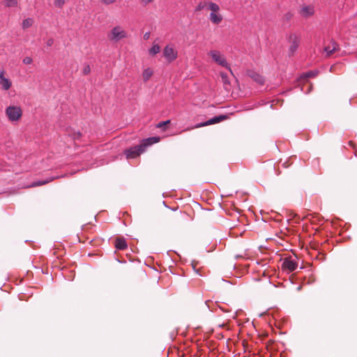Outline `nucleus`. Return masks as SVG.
<instances>
[{
	"label": "nucleus",
	"mask_w": 357,
	"mask_h": 357,
	"mask_svg": "<svg viewBox=\"0 0 357 357\" xmlns=\"http://www.w3.org/2000/svg\"><path fill=\"white\" fill-rule=\"evenodd\" d=\"M160 138L159 137H151L144 139L142 143L138 146L131 147L125 151V155L127 159L135 158L142 153L145 149L153 144L159 142Z\"/></svg>",
	"instance_id": "obj_1"
},
{
	"label": "nucleus",
	"mask_w": 357,
	"mask_h": 357,
	"mask_svg": "<svg viewBox=\"0 0 357 357\" xmlns=\"http://www.w3.org/2000/svg\"><path fill=\"white\" fill-rule=\"evenodd\" d=\"M128 37L126 29L121 25H116L112 28L107 34V38L111 42L116 43Z\"/></svg>",
	"instance_id": "obj_3"
},
{
	"label": "nucleus",
	"mask_w": 357,
	"mask_h": 357,
	"mask_svg": "<svg viewBox=\"0 0 357 357\" xmlns=\"http://www.w3.org/2000/svg\"><path fill=\"white\" fill-rule=\"evenodd\" d=\"M48 182H49L48 181H39V182H34V183H33L32 184H31L29 187H36V186H39V185H45V184L47 183Z\"/></svg>",
	"instance_id": "obj_24"
},
{
	"label": "nucleus",
	"mask_w": 357,
	"mask_h": 357,
	"mask_svg": "<svg viewBox=\"0 0 357 357\" xmlns=\"http://www.w3.org/2000/svg\"><path fill=\"white\" fill-rule=\"evenodd\" d=\"M149 33H146V34L144 35V38H145V39H148V38H149Z\"/></svg>",
	"instance_id": "obj_32"
},
{
	"label": "nucleus",
	"mask_w": 357,
	"mask_h": 357,
	"mask_svg": "<svg viewBox=\"0 0 357 357\" xmlns=\"http://www.w3.org/2000/svg\"><path fill=\"white\" fill-rule=\"evenodd\" d=\"M207 8L210 10L209 20L213 24H220L223 20V16L220 13V8L216 3L207 2Z\"/></svg>",
	"instance_id": "obj_2"
},
{
	"label": "nucleus",
	"mask_w": 357,
	"mask_h": 357,
	"mask_svg": "<svg viewBox=\"0 0 357 357\" xmlns=\"http://www.w3.org/2000/svg\"><path fill=\"white\" fill-rule=\"evenodd\" d=\"M5 113L11 122L19 121L22 116V109L20 106L10 105L6 107Z\"/></svg>",
	"instance_id": "obj_5"
},
{
	"label": "nucleus",
	"mask_w": 357,
	"mask_h": 357,
	"mask_svg": "<svg viewBox=\"0 0 357 357\" xmlns=\"http://www.w3.org/2000/svg\"><path fill=\"white\" fill-rule=\"evenodd\" d=\"M114 247L119 250H124L128 248V244L124 238L117 237L114 241Z\"/></svg>",
	"instance_id": "obj_12"
},
{
	"label": "nucleus",
	"mask_w": 357,
	"mask_h": 357,
	"mask_svg": "<svg viewBox=\"0 0 357 357\" xmlns=\"http://www.w3.org/2000/svg\"><path fill=\"white\" fill-rule=\"evenodd\" d=\"M317 75V73H314V72H312V71H310V72H308V73H306L305 75H304V77H314Z\"/></svg>",
	"instance_id": "obj_28"
},
{
	"label": "nucleus",
	"mask_w": 357,
	"mask_h": 357,
	"mask_svg": "<svg viewBox=\"0 0 357 357\" xmlns=\"http://www.w3.org/2000/svg\"><path fill=\"white\" fill-rule=\"evenodd\" d=\"M4 4L6 7H17L18 2L17 0H5Z\"/></svg>",
	"instance_id": "obj_21"
},
{
	"label": "nucleus",
	"mask_w": 357,
	"mask_h": 357,
	"mask_svg": "<svg viewBox=\"0 0 357 357\" xmlns=\"http://www.w3.org/2000/svg\"><path fill=\"white\" fill-rule=\"evenodd\" d=\"M289 47H288V53L289 55H294L297 51L300 43H301V37L296 33H291L289 37Z\"/></svg>",
	"instance_id": "obj_7"
},
{
	"label": "nucleus",
	"mask_w": 357,
	"mask_h": 357,
	"mask_svg": "<svg viewBox=\"0 0 357 357\" xmlns=\"http://www.w3.org/2000/svg\"><path fill=\"white\" fill-rule=\"evenodd\" d=\"M220 75L221 77L222 82L226 89H228V86L230 85L229 77L225 73L220 72Z\"/></svg>",
	"instance_id": "obj_18"
},
{
	"label": "nucleus",
	"mask_w": 357,
	"mask_h": 357,
	"mask_svg": "<svg viewBox=\"0 0 357 357\" xmlns=\"http://www.w3.org/2000/svg\"><path fill=\"white\" fill-rule=\"evenodd\" d=\"M153 75V70L151 68H147L144 69L142 74L143 81L144 82H146L151 78Z\"/></svg>",
	"instance_id": "obj_15"
},
{
	"label": "nucleus",
	"mask_w": 357,
	"mask_h": 357,
	"mask_svg": "<svg viewBox=\"0 0 357 357\" xmlns=\"http://www.w3.org/2000/svg\"><path fill=\"white\" fill-rule=\"evenodd\" d=\"M337 50V45L335 42H331L328 45L324 47V53L326 56H330L335 53Z\"/></svg>",
	"instance_id": "obj_13"
},
{
	"label": "nucleus",
	"mask_w": 357,
	"mask_h": 357,
	"mask_svg": "<svg viewBox=\"0 0 357 357\" xmlns=\"http://www.w3.org/2000/svg\"><path fill=\"white\" fill-rule=\"evenodd\" d=\"M33 24V20L32 18H26L23 20L22 26L24 29L31 27Z\"/></svg>",
	"instance_id": "obj_20"
},
{
	"label": "nucleus",
	"mask_w": 357,
	"mask_h": 357,
	"mask_svg": "<svg viewBox=\"0 0 357 357\" xmlns=\"http://www.w3.org/2000/svg\"><path fill=\"white\" fill-rule=\"evenodd\" d=\"M160 51V47L158 44H153L152 47L149 49V54L152 56H154L159 53Z\"/></svg>",
	"instance_id": "obj_19"
},
{
	"label": "nucleus",
	"mask_w": 357,
	"mask_h": 357,
	"mask_svg": "<svg viewBox=\"0 0 357 357\" xmlns=\"http://www.w3.org/2000/svg\"><path fill=\"white\" fill-rule=\"evenodd\" d=\"M23 63L26 64V65H29V64H31L32 62H33V59L30 56H26L23 59V61H22Z\"/></svg>",
	"instance_id": "obj_25"
},
{
	"label": "nucleus",
	"mask_w": 357,
	"mask_h": 357,
	"mask_svg": "<svg viewBox=\"0 0 357 357\" xmlns=\"http://www.w3.org/2000/svg\"><path fill=\"white\" fill-rule=\"evenodd\" d=\"M208 55L217 64L225 67L232 73L230 65L227 61L225 55L220 51L213 50L208 52Z\"/></svg>",
	"instance_id": "obj_4"
},
{
	"label": "nucleus",
	"mask_w": 357,
	"mask_h": 357,
	"mask_svg": "<svg viewBox=\"0 0 357 357\" xmlns=\"http://www.w3.org/2000/svg\"><path fill=\"white\" fill-rule=\"evenodd\" d=\"M54 43V40L52 38H50L47 40L46 44L47 46H51Z\"/></svg>",
	"instance_id": "obj_31"
},
{
	"label": "nucleus",
	"mask_w": 357,
	"mask_h": 357,
	"mask_svg": "<svg viewBox=\"0 0 357 357\" xmlns=\"http://www.w3.org/2000/svg\"><path fill=\"white\" fill-rule=\"evenodd\" d=\"M227 119V116H226V115H220L218 116H215V117L209 119L207 121H205L204 123H201L195 126V128H200V127H204V126H209V125H212V124H215V123H220L222 121H225Z\"/></svg>",
	"instance_id": "obj_11"
},
{
	"label": "nucleus",
	"mask_w": 357,
	"mask_h": 357,
	"mask_svg": "<svg viewBox=\"0 0 357 357\" xmlns=\"http://www.w3.org/2000/svg\"><path fill=\"white\" fill-rule=\"evenodd\" d=\"M66 1L65 0H54V4L56 7L58 8H62L63 5L65 4Z\"/></svg>",
	"instance_id": "obj_22"
},
{
	"label": "nucleus",
	"mask_w": 357,
	"mask_h": 357,
	"mask_svg": "<svg viewBox=\"0 0 357 357\" xmlns=\"http://www.w3.org/2000/svg\"><path fill=\"white\" fill-rule=\"evenodd\" d=\"M90 72H91L90 66L89 64L85 65L82 69V73L85 75H87L90 73Z\"/></svg>",
	"instance_id": "obj_23"
},
{
	"label": "nucleus",
	"mask_w": 357,
	"mask_h": 357,
	"mask_svg": "<svg viewBox=\"0 0 357 357\" xmlns=\"http://www.w3.org/2000/svg\"><path fill=\"white\" fill-rule=\"evenodd\" d=\"M102 3L106 5H109L113 3L116 1V0H101Z\"/></svg>",
	"instance_id": "obj_29"
},
{
	"label": "nucleus",
	"mask_w": 357,
	"mask_h": 357,
	"mask_svg": "<svg viewBox=\"0 0 357 357\" xmlns=\"http://www.w3.org/2000/svg\"><path fill=\"white\" fill-rule=\"evenodd\" d=\"M297 267V261L291 257L285 258L282 264V270L288 272H292L295 271Z\"/></svg>",
	"instance_id": "obj_8"
},
{
	"label": "nucleus",
	"mask_w": 357,
	"mask_h": 357,
	"mask_svg": "<svg viewBox=\"0 0 357 357\" xmlns=\"http://www.w3.org/2000/svg\"><path fill=\"white\" fill-rule=\"evenodd\" d=\"M185 219H186V215L181 211L176 213L174 214V215L173 216V221L175 223H178V224L181 223L182 221Z\"/></svg>",
	"instance_id": "obj_17"
},
{
	"label": "nucleus",
	"mask_w": 357,
	"mask_h": 357,
	"mask_svg": "<svg viewBox=\"0 0 357 357\" xmlns=\"http://www.w3.org/2000/svg\"><path fill=\"white\" fill-rule=\"evenodd\" d=\"M162 54L167 62L172 63L177 59L178 51L173 44H168L163 49Z\"/></svg>",
	"instance_id": "obj_6"
},
{
	"label": "nucleus",
	"mask_w": 357,
	"mask_h": 357,
	"mask_svg": "<svg viewBox=\"0 0 357 357\" xmlns=\"http://www.w3.org/2000/svg\"><path fill=\"white\" fill-rule=\"evenodd\" d=\"M299 14L304 18H309L314 14V7L312 5H303L301 6Z\"/></svg>",
	"instance_id": "obj_10"
},
{
	"label": "nucleus",
	"mask_w": 357,
	"mask_h": 357,
	"mask_svg": "<svg viewBox=\"0 0 357 357\" xmlns=\"http://www.w3.org/2000/svg\"><path fill=\"white\" fill-rule=\"evenodd\" d=\"M249 77L259 84H263L264 79L263 77L257 73L251 71L248 73Z\"/></svg>",
	"instance_id": "obj_14"
},
{
	"label": "nucleus",
	"mask_w": 357,
	"mask_h": 357,
	"mask_svg": "<svg viewBox=\"0 0 357 357\" xmlns=\"http://www.w3.org/2000/svg\"><path fill=\"white\" fill-rule=\"evenodd\" d=\"M169 123H170L169 120H167V121H161V122L158 123L157 128H164L165 126H167Z\"/></svg>",
	"instance_id": "obj_26"
},
{
	"label": "nucleus",
	"mask_w": 357,
	"mask_h": 357,
	"mask_svg": "<svg viewBox=\"0 0 357 357\" xmlns=\"http://www.w3.org/2000/svg\"><path fill=\"white\" fill-rule=\"evenodd\" d=\"M206 3H199L196 8V11H201L203 10L205 6H207Z\"/></svg>",
	"instance_id": "obj_27"
},
{
	"label": "nucleus",
	"mask_w": 357,
	"mask_h": 357,
	"mask_svg": "<svg viewBox=\"0 0 357 357\" xmlns=\"http://www.w3.org/2000/svg\"><path fill=\"white\" fill-rule=\"evenodd\" d=\"M153 0H142V3L144 5V6H146L148 5L149 3H151Z\"/></svg>",
	"instance_id": "obj_30"
},
{
	"label": "nucleus",
	"mask_w": 357,
	"mask_h": 357,
	"mask_svg": "<svg viewBox=\"0 0 357 357\" xmlns=\"http://www.w3.org/2000/svg\"><path fill=\"white\" fill-rule=\"evenodd\" d=\"M0 86L4 91L9 90L12 86V81L7 77L6 73L4 70H0Z\"/></svg>",
	"instance_id": "obj_9"
},
{
	"label": "nucleus",
	"mask_w": 357,
	"mask_h": 357,
	"mask_svg": "<svg viewBox=\"0 0 357 357\" xmlns=\"http://www.w3.org/2000/svg\"><path fill=\"white\" fill-rule=\"evenodd\" d=\"M70 137L74 140L75 143H82L83 142L82 140V134L77 131H73L69 134Z\"/></svg>",
	"instance_id": "obj_16"
}]
</instances>
